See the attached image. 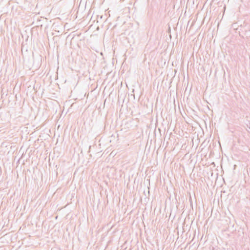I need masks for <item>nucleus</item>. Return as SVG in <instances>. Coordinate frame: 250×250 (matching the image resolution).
Here are the masks:
<instances>
[{
    "label": "nucleus",
    "mask_w": 250,
    "mask_h": 250,
    "mask_svg": "<svg viewBox=\"0 0 250 250\" xmlns=\"http://www.w3.org/2000/svg\"><path fill=\"white\" fill-rule=\"evenodd\" d=\"M247 127L250 129V125H247Z\"/></svg>",
    "instance_id": "obj_2"
},
{
    "label": "nucleus",
    "mask_w": 250,
    "mask_h": 250,
    "mask_svg": "<svg viewBox=\"0 0 250 250\" xmlns=\"http://www.w3.org/2000/svg\"><path fill=\"white\" fill-rule=\"evenodd\" d=\"M210 250H218V249L217 248H215V247H212L211 249H210Z\"/></svg>",
    "instance_id": "obj_1"
}]
</instances>
